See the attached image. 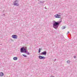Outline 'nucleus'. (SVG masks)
<instances>
[{
    "label": "nucleus",
    "mask_w": 77,
    "mask_h": 77,
    "mask_svg": "<svg viewBox=\"0 0 77 77\" xmlns=\"http://www.w3.org/2000/svg\"><path fill=\"white\" fill-rule=\"evenodd\" d=\"M60 21H58L57 22L54 21L53 24V27L55 29H57L59 27V26L60 25V23L62 22V19H60Z\"/></svg>",
    "instance_id": "obj_1"
},
{
    "label": "nucleus",
    "mask_w": 77,
    "mask_h": 77,
    "mask_svg": "<svg viewBox=\"0 0 77 77\" xmlns=\"http://www.w3.org/2000/svg\"><path fill=\"white\" fill-rule=\"evenodd\" d=\"M27 47H23L20 48L21 53H24V52L25 53H26V54L28 55L30 54V53L29 52H27Z\"/></svg>",
    "instance_id": "obj_2"
},
{
    "label": "nucleus",
    "mask_w": 77,
    "mask_h": 77,
    "mask_svg": "<svg viewBox=\"0 0 77 77\" xmlns=\"http://www.w3.org/2000/svg\"><path fill=\"white\" fill-rule=\"evenodd\" d=\"M18 3V0H16L14 2V6H19V4Z\"/></svg>",
    "instance_id": "obj_3"
},
{
    "label": "nucleus",
    "mask_w": 77,
    "mask_h": 77,
    "mask_svg": "<svg viewBox=\"0 0 77 77\" xmlns=\"http://www.w3.org/2000/svg\"><path fill=\"white\" fill-rule=\"evenodd\" d=\"M54 17H55V18H60V15L58 14L55 15Z\"/></svg>",
    "instance_id": "obj_4"
},
{
    "label": "nucleus",
    "mask_w": 77,
    "mask_h": 77,
    "mask_svg": "<svg viewBox=\"0 0 77 77\" xmlns=\"http://www.w3.org/2000/svg\"><path fill=\"white\" fill-rule=\"evenodd\" d=\"M41 55H45V56H46V54H47V52L45 51L42 52L41 54Z\"/></svg>",
    "instance_id": "obj_5"
},
{
    "label": "nucleus",
    "mask_w": 77,
    "mask_h": 77,
    "mask_svg": "<svg viewBox=\"0 0 77 77\" xmlns=\"http://www.w3.org/2000/svg\"><path fill=\"white\" fill-rule=\"evenodd\" d=\"M38 58L40 59H45V57L41 56H39Z\"/></svg>",
    "instance_id": "obj_6"
},
{
    "label": "nucleus",
    "mask_w": 77,
    "mask_h": 77,
    "mask_svg": "<svg viewBox=\"0 0 77 77\" xmlns=\"http://www.w3.org/2000/svg\"><path fill=\"white\" fill-rule=\"evenodd\" d=\"M12 37L14 39H17L18 38V36L16 35H12Z\"/></svg>",
    "instance_id": "obj_7"
},
{
    "label": "nucleus",
    "mask_w": 77,
    "mask_h": 77,
    "mask_svg": "<svg viewBox=\"0 0 77 77\" xmlns=\"http://www.w3.org/2000/svg\"><path fill=\"white\" fill-rule=\"evenodd\" d=\"M4 75V73L3 72H1L0 73V76L1 77H2Z\"/></svg>",
    "instance_id": "obj_8"
},
{
    "label": "nucleus",
    "mask_w": 77,
    "mask_h": 77,
    "mask_svg": "<svg viewBox=\"0 0 77 77\" xmlns=\"http://www.w3.org/2000/svg\"><path fill=\"white\" fill-rule=\"evenodd\" d=\"M17 59H18V58L17 57H13V60H17Z\"/></svg>",
    "instance_id": "obj_9"
},
{
    "label": "nucleus",
    "mask_w": 77,
    "mask_h": 77,
    "mask_svg": "<svg viewBox=\"0 0 77 77\" xmlns=\"http://www.w3.org/2000/svg\"><path fill=\"white\" fill-rule=\"evenodd\" d=\"M42 50V48H39V51H38V53H40V52H41V51Z\"/></svg>",
    "instance_id": "obj_10"
},
{
    "label": "nucleus",
    "mask_w": 77,
    "mask_h": 77,
    "mask_svg": "<svg viewBox=\"0 0 77 77\" xmlns=\"http://www.w3.org/2000/svg\"><path fill=\"white\" fill-rule=\"evenodd\" d=\"M65 28H66V27H65V26H63V27L62 28V29H65Z\"/></svg>",
    "instance_id": "obj_11"
},
{
    "label": "nucleus",
    "mask_w": 77,
    "mask_h": 77,
    "mask_svg": "<svg viewBox=\"0 0 77 77\" xmlns=\"http://www.w3.org/2000/svg\"><path fill=\"white\" fill-rule=\"evenodd\" d=\"M70 61L69 60H67V63H70Z\"/></svg>",
    "instance_id": "obj_12"
},
{
    "label": "nucleus",
    "mask_w": 77,
    "mask_h": 77,
    "mask_svg": "<svg viewBox=\"0 0 77 77\" xmlns=\"http://www.w3.org/2000/svg\"><path fill=\"white\" fill-rule=\"evenodd\" d=\"M22 55H23V56H24V57H27V56L25 55H24V54H23Z\"/></svg>",
    "instance_id": "obj_13"
},
{
    "label": "nucleus",
    "mask_w": 77,
    "mask_h": 77,
    "mask_svg": "<svg viewBox=\"0 0 77 77\" xmlns=\"http://www.w3.org/2000/svg\"><path fill=\"white\" fill-rule=\"evenodd\" d=\"M68 33H69V31L67 33V35H68Z\"/></svg>",
    "instance_id": "obj_14"
},
{
    "label": "nucleus",
    "mask_w": 77,
    "mask_h": 77,
    "mask_svg": "<svg viewBox=\"0 0 77 77\" xmlns=\"http://www.w3.org/2000/svg\"><path fill=\"white\" fill-rule=\"evenodd\" d=\"M74 58H76V57L75 56H74Z\"/></svg>",
    "instance_id": "obj_15"
},
{
    "label": "nucleus",
    "mask_w": 77,
    "mask_h": 77,
    "mask_svg": "<svg viewBox=\"0 0 77 77\" xmlns=\"http://www.w3.org/2000/svg\"><path fill=\"white\" fill-rule=\"evenodd\" d=\"M40 3H44V2H42L41 1H40Z\"/></svg>",
    "instance_id": "obj_16"
},
{
    "label": "nucleus",
    "mask_w": 77,
    "mask_h": 77,
    "mask_svg": "<svg viewBox=\"0 0 77 77\" xmlns=\"http://www.w3.org/2000/svg\"><path fill=\"white\" fill-rule=\"evenodd\" d=\"M56 59H55L54 60V61H56Z\"/></svg>",
    "instance_id": "obj_17"
},
{
    "label": "nucleus",
    "mask_w": 77,
    "mask_h": 77,
    "mask_svg": "<svg viewBox=\"0 0 77 77\" xmlns=\"http://www.w3.org/2000/svg\"><path fill=\"white\" fill-rule=\"evenodd\" d=\"M45 9H47V8H46V7H45Z\"/></svg>",
    "instance_id": "obj_18"
},
{
    "label": "nucleus",
    "mask_w": 77,
    "mask_h": 77,
    "mask_svg": "<svg viewBox=\"0 0 77 77\" xmlns=\"http://www.w3.org/2000/svg\"><path fill=\"white\" fill-rule=\"evenodd\" d=\"M3 15H5V14H3Z\"/></svg>",
    "instance_id": "obj_19"
}]
</instances>
